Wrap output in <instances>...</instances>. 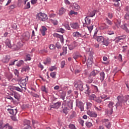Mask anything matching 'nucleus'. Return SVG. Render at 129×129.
Here are the masks:
<instances>
[{"mask_svg": "<svg viewBox=\"0 0 129 129\" xmlns=\"http://www.w3.org/2000/svg\"><path fill=\"white\" fill-rule=\"evenodd\" d=\"M89 100H93L97 103L100 104L102 102V100L100 97H97L95 94H92L89 96Z\"/></svg>", "mask_w": 129, "mask_h": 129, "instance_id": "f257e3e1", "label": "nucleus"}, {"mask_svg": "<svg viewBox=\"0 0 129 129\" xmlns=\"http://www.w3.org/2000/svg\"><path fill=\"white\" fill-rule=\"evenodd\" d=\"M117 99L118 102L115 105L116 109H117V107H118V106H122V103H123V102H126V100H127V99L124 100L123 99V97H121L120 96H118L117 97Z\"/></svg>", "mask_w": 129, "mask_h": 129, "instance_id": "f03ea898", "label": "nucleus"}, {"mask_svg": "<svg viewBox=\"0 0 129 129\" xmlns=\"http://www.w3.org/2000/svg\"><path fill=\"white\" fill-rule=\"evenodd\" d=\"M36 19L44 22L48 20V17H47V15L45 14L39 13L36 15Z\"/></svg>", "mask_w": 129, "mask_h": 129, "instance_id": "7ed1b4c3", "label": "nucleus"}, {"mask_svg": "<svg viewBox=\"0 0 129 129\" xmlns=\"http://www.w3.org/2000/svg\"><path fill=\"white\" fill-rule=\"evenodd\" d=\"M74 86L77 90H80V91H83V90H84V88H83V83L80 80L77 81L75 83Z\"/></svg>", "mask_w": 129, "mask_h": 129, "instance_id": "20e7f679", "label": "nucleus"}, {"mask_svg": "<svg viewBox=\"0 0 129 129\" xmlns=\"http://www.w3.org/2000/svg\"><path fill=\"white\" fill-rule=\"evenodd\" d=\"M92 63H93V52L90 53L87 61L88 67H92Z\"/></svg>", "mask_w": 129, "mask_h": 129, "instance_id": "39448f33", "label": "nucleus"}, {"mask_svg": "<svg viewBox=\"0 0 129 129\" xmlns=\"http://www.w3.org/2000/svg\"><path fill=\"white\" fill-rule=\"evenodd\" d=\"M28 80H29V77L28 76H26V78L23 79L21 78H18L17 79V81L20 82L23 85H26V84H27L26 82L28 81Z\"/></svg>", "mask_w": 129, "mask_h": 129, "instance_id": "423d86ee", "label": "nucleus"}, {"mask_svg": "<svg viewBox=\"0 0 129 129\" xmlns=\"http://www.w3.org/2000/svg\"><path fill=\"white\" fill-rule=\"evenodd\" d=\"M64 101L66 102L67 105L69 108H70V109H72V108H73V100H68Z\"/></svg>", "mask_w": 129, "mask_h": 129, "instance_id": "0eeeda50", "label": "nucleus"}, {"mask_svg": "<svg viewBox=\"0 0 129 129\" xmlns=\"http://www.w3.org/2000/svg\"><path fill=\"white\" fill-rule=\"evenodd\" d=\"M73 36L75 38H84L85 37V35H82V34L80 33H79L78 31H77L76 32L73 33Z\"/></svg>", "mask_w": 129, "mask_h": 129, "instance_id": "6e6552de", "label": "nucleus"}, {"mask_svg": "<svg viewBox=\"0 0 129 129\" xmlns=\"http://www.w3.org/2000/svg\"><path fill=\"white\" fill-rule=\"evenodd\" d=\"M78 44L77 42H76V41H74L71 44H70L69 46V50H73V49L76 48V47H77L78 46Z\"/></svg>", "mask_w": 129, "mask_h": 129, "instance_id": "1a4fd4ad", "label": "nucleus"}, {"mask_svg": "<svg viewBox=\"0 0 129 129\" xmlns=\"http://www.w3.org/2000/svg\"><path fill=\"white\" fill-rule=\"evenodd\" d=\"M104 123H105V125L107 128H110L111 127V123H110L108 119H104Z\"/></svg>", "mask_w": 129, "mask_h": 129, "instance_id": "9d476101", "label": "nucleus"}, {"mask_svg": "<svg viewBox=\"0 0 129 129\" xmlns=\"http://www.w3.org/2000/svg\"><path fill=\"white\" fill-rule=\"evenodd\" d=\"M71 27L75 30H78L79 29V24L77 22L73 23L71 24Z\"/></svg>", "mask_w": 129, "mask_h": 129, "instance_id": "9b49d317", "label": "nucleus"}, {"mask_svg": "<svg viewBox=\"0 0 129 129\" xmlns=\"http://www.w3.org/2000/svg\"><path fill=\"white\" fill-rule=\"evenodd\" d=\"M23 39L25 41H28V40L30 39V33L28 32H27L23 34Z\"/></svg>", "mask_w": 129, "mask_h": 129, "instance_id": "f8f14e48", "label": "nucleus"}, {"mask_svg": "<svg viewBox=\"0 0 129 129\" xmlns=\"http://www.w3.org/2000/svg\"><path fill=\"white\" fill-rule=\"evenodd\" d=\"M7 110L9 111V113L12 115H16L18 112L17 109H15V110L13 109H8Z\"/></svg>", "mask_w": 129, "mask_h": 129, "instance_id": "ddd939ff", "label": "nucleus"}, {"mask_svg": "<svg viewBox=\"0 0 129 129\" xmlns=\"http://www.w3.org/2000/svg\"><path fill=\"white\" fill-rule=\"evenodd\" d=\"M61 106L60 102H57L55 103H54L53 105H51V108H59Z\"/></svg>", "mask_w": 129, "mask_h": 129, "instance_id": "4468645a", "label": "nucleus"}, {"mask_svg": "<svg viewBox=\"0 0 129 129\" xmlns=\"http://www.w3.org/2000/svg\"><path fill=\"white\" fill-rule=\"evenodd\" d=\"M77 106L81 109V111H83L84 110V105L82 102H79L77 104Z\"/></svg>", "mask_w": 129, "mask_h": 129, "instance_id": "2eb2a0df", "label": "nucleus"}, {"mask_svg": "<svg viewBox=\"0 0 129 129\" xmlns=\"http://www.w3.org/2000/svg\"><path fill=\"white\" fill-rule=\"evenodd\" d=\"M11 59V56L10 55H6L4 57H3L2 59V62L3 63H9V61Z\"/></svg>", "mask_w": 129, "mask_h": 129, "instance_id": "dca6fc26", "label": "nucleus"}, {"mask_svg": "<svg viewBox=\"0 0 129 129\" xmlns=\"http://www.w3.org/2000/svg\"><path fill=\"white\" fill-rule=\"evenodd\" d=\"M98 73H99V72H98L96 70H94L93 71H92L90 73L89 76H91V77H94L96 76V75H97V74H98Z\"/></svg>", "mask_w": 129, "mask_h": 129, "instance_id": "f3484780", "label": "nucleus"}, {"mask_svg": "<svg viewBox=\"0 0 129 129\" xmlns=\"http://www.w3.org/2000/svg\"><path fill=\"white\" fill-rule=\"evenodd\" d=\"M61 108L62 109L63 113H65L66 114L68 113V108L64 104H62Z\"/></svg>", "mask_w": 129, "mask_h": 129, "instance_id": "a211bd4d", "label": "nucleus"}, {"mask_svg": "<svg viewBox=\"0 0 129 129\" xmlns=\"http://www.w3.org/2000/svg\"><path fill=\"white\" fill-rule=\"evenodd\" d=\"M53 36L54 37H56V38H59L61 42L63 43L64 42V38L63 37V35H60L59 34L55 33L53 34Z\"/></svg>", "mask_w": 129, "mask_h": 129, "instance_id": "6ab92c4d", "label": "nucleus"}, {"mask_svg": "<svg viewBox=\"0 0 129 129\" xmlns=\"http://www.w3.org/2000/svg\"><path fill=\"white\" fill-rule=\"evenodd\" d=\"M59 93H60V98H62V100H64V99H65V97L66 96V93H65V92L62 90H60Z\"/></svg>", "mask_w": 129, "mask_h": 129, "instance_id": "aec40b11", "label": "nucleus"}, {"mask_svg": "<svg viewBox=\"0 0 129 129\" xmlns=\"http://www.w3.org/2000/svg\"><path fill=\"white\" fill-rule=\"evenodd\" d=\"M109 28V26L105 23H102L101 24V29L102 30H107Z\"/></svg>", "mask_w": 129, "mask_h": 129, "instance_id": "412c9836", "label": "nucleus"}, {"mask_svg": "<svg viewBox=\"0 0 129 129\" xmlns=\"http://www.w3.org/2000/svg\"><path fill=\"white\" fill-rule=\"evenodd\" d=\"M62 51V52L60 53V56H64L67 54V47H63Z\"/></svg>", "mask_w": 129, "mask_h": 129, "instance_id": "4be33fe9", "label": "nucleus"}, {"mask_svg": "<svg viewBox=\"0 0 129 129\" xmlns=\"http://www.w3.org/2000/svg\"><path fill=\"white\" fill-rule=\"evenodd\" d=\"M73 9H74L75 11H79V10L80 9V6L76 3H74L73 5Z\"/></svg>", "mask_w": 129, "mask_h": 129, "instance_id": "5701e85b", "label": "nucleus"}, {"mask_svg": "<svg viewBox=\"0 0 129 129\" xmlns=\"http://www.w3.org/2000/svg\"><path fill=\"white\" fill-rule=\"evenodd\" d=\"M103 39H104V37L103 36H97L96 40L98 42V43H102L103 42Z\"/></svg>", "mask_w": 129, "mask_h": 129, "instance_id": "b1692460", "label": "nucleus"}, {"mask_svg": "<svg viewBox=\"0 0 129 129\" xmlns=\"http://www.w3.org/2000/svg\"><path fill=\"white\" fill-rule=\"evenodd\" d=\"M100 80H101V82L104 80V78L105 77V74H104V72H101L100 73Z\"/></svg>", "mask_w": 129, "mask_h": 129, "instance_id": "393cba45", "label": "nucleus"}, {"mask_svg": "<svg viewBox=\"0 0 129 129\" xmlns=\"http://www.w3.org/2000/svg\"><path fill=\"white\" fill-rule=\"evenodd\" d=\"M109 104H108V107L109 108H110V109H112L113 110V106H115V105H114V102L112 101H109Z\"/></svg>", "mask_w": 129, "mask_h": 129, "instance_id": "a878e982", "label": "nucleus"}, {"mask_svg": "<svg viewBox=\"0 0 129 129\" xmlns=\"http://www.w3.org/2000/svg\"><path fill=\"white\" fill-rule=\"evenodd\" d=\"M90 17L87 16L85 18V21L86 25H90V23L91 22V20L90 19Z\"/></svg>", "mask_w": 129, "mask_h": 129, "instance_id": "bb28decb", "label": "nucleus"}, {"mask_svg": "<svg viewBox=\"0 0 129 129\" xmlns=\"http://www.w3.org/2000/svg\"><path fill=\"white\" fill-rule=\"evenodd\" d=\"M120 27H121V29H122L123 30H125V32H126V33H128V29H127V24H123Z\"/></svg>", "mask_w": 129, "mask_h": 129, "instance_id": "cd10ccee", "label": "nucleus"}, {"mask_svg": "<svg viewBox=\"0 0 129 129\" xmlns=\"http://www.w3.org/2000/svg\"><path fill=\"white\" fill-rule=\"evenodd\" d=\"M105 112L106 114H109L110 115H111V114H112V112H113V111L111 109L110 110H108V109H106Z\"/></svg>", "mask_w": 129, "mask_h": 129, "instance_id": "c85d7f7f", "label": "nucleus"}, {"mask_svg": "<svg viewBox=\"0 0 129 129\" xmlns=\"http://www.w3.org/2000/svg\"><path fill=\"white\" fill-rule=\"evenodd\" d=\"M88 114L91 116L92 117H96L97 116V114L93 112H88Z\"/></svg>", "mask_w": 129, "mask_h": 129, "instance_id": "c756f323", "label": "nucleus"}, {"mask_svg": "<svg viewBox=\"0 0 129 129\" xmlns=\"http://www.w3.org/2000/svg\"><path fill=\"white\" fill-rule=\"evenodd\" d=\"M14 97L17 100V101H19L20 100V99L21 98V95L18 93L15 94L14 95Z\"/></svg>", "mask_w": 129, "mask_h": 129, "instance_id": "7c9ffc66", "label": "nucleus"}, {"mask_svg": "<svg viewBox=\"0 0 129 129\" xmlns=\"http://www.w3.org/2000/svg\"><path fill=\"white\" fill-rule=\"evenodd\" d=\"M100 98L101 99H104V100H107V99H109L110 98V97H108V98L107 97V96L106 95H101L100 96Z\"/></svg>", "mask_w": 129, "mask_h": 129, "instance_id": "2f4dec72", "label": "nucleus"}, {"mask_svg": "<svg viewBox=\"0 0 129 129\" xmlns=\"http://www.w3.org/2000/svg\"><path fill=\"white\" fill-rule=\"evenodd\" d=\"M12 129L13 126H10V124L9 123H7L3 126V129Z\"/></svg>", "mask_w": 129, "mask_h": 129, "instance_id": "473e14b6", "label": "nucleus"}, {"mask_svg": "<svg viewBox=\"0 0 129 129\" xmlns=\"http://www.w3.org/2000/svg\"><path fill=\"white\" fill-rule=\"evenodd\" d=\"M30 70V68H29V66L24 67L22 68L21 72H27V71H29Z\"/></svg>", "mask_w": 129, "mask_h": 129, "instance_id": "72a5a7b5", "label": "nucleus"}, {"mask_svg": "<svg viewBox=\"0 0 129 129\" xmlns=\"http://www.w3.org/2000/svg\"><path fill=\"white\" fill-rule=\"evenodd\" d=\"M79 57H81V55H80V54H79L77 53H75L73 55V58L75 60H76V59H78V58H79Z\"/></svg>", "mask_w": 129, "mask_h": 129, "instance_id": "f704fd0d", "label": "nucleus"}, {"mask_svg": "<svg viewBox=\"0 0 129 129\" xmlns=\"http://www.w3.org/2000/svg\"><path fill=\"white\" fill-rule=\"evenodd\" d=\"M41 91H43V92H45V93H48V90L47 89H46V86H42L41 87Z\"/></svg>", "mask_w": 129, "mask_h": 129, "instance_id": "c9c22d12", "label": "nucleus"}, {"mask_svg": "<svg viewBox=\"0 0 129 129\" xmlns=\"http://www.w3.org/2000/svg\"><path fill=\"white\" fill-rule=\"evenodd\" d=\"M96 14V11L94 10L90 13L89 17H90L91 18H93V17H94V16H95Z\"/></svg>", "mask_w": 129, "mask_h": 129, "instance_id": "e433bc0d", "label": "nucleus"}, {"mask_svg": "<svg viewBox=\"0 0 129 129\" xmlns=\"http://www.w3.org/2000/svg\"><path fill=\"white\" fill-rule=\"evenodd\" d=\"M65 12H66V10H65V9L63 8H60V9L59 10V15H63V14L65 13Z\"/></svg>", "mask_w": 129, "mask_h": 129, "instance_id": "4c0bfd02", "label": "nucleus"}, {"mask_svg": "<svg viewBox=\"0 0 129 129\" xmlns=\"http://www.w3.org/2000/svg\"><path fill=\"white\" fill-rule=\"evenodd\" d=\"M102 44H103V45H105V46H108V44H109V43H108V41L107 40H105L104 38L103 41H102Z\"/></svg>", "mask_w": 129, "mask_h": 129, "instance_id": "58836bf2", "label": "nucleus"}, {"mask_svg": "<svg viewBox=\"0 0 129 129\" xmlns=\"http://www.w3.org/2000/svg\"><path fill=\"white\" fill-rule=\"evenodd\" d=\"M105 21H106V23H107V24H108V25H109L110 26H111V25H112V22H111V21L109 20V19H108V18H106Z\"/></svg>", "mask_w": 129, "mask_h": 129, "instance_id": "ea45409f", "label": "nucleus"}, {"mask_svg": "<svg viewBox=\"0 0 129 129\" xmlns=\"http://www.w3.org/2000/svg\"><path fill=\"white\" fill-rule=\"evenodd\" d=\"M87 28H88L89 32L90 34V33H91V31H92V30H93V25H91V26H87Z\"/></svg>", "mask_w": 129, "mask_h": 129, "instance_id": "a19ab883", "label": "nucleus"}, {"mask_svg": "<svg viewBox=\"0 0 129 129\" xmlns=\"http://www.w3.org/2000/svg\"><path fill=\"white\" fill-rule=\"evenodd\" d=\"M88 79L89 80H88V83H92V82L93 81V77L89 76Z\"/></svg>", "mask_w": 129, "mask_h": 129, "instance_id": "79ce46f5", "label": "nucleus"}, {"mask_svg": "<svg viewBox=\"0 0 129 129\" xmlns=\"http://www.w3.org/2000/svg\"><path fill=\"white\" fill-rule=\"evenodd\" d=\"M22 64H24V61L23 60H21L17 64H16V66L18 67H21Z\"/></svg>", "mask_w": 129, "mask_h": 129, "instance_id": "37998d69", "label": "nucleus"}, {"mask_svg": "<svg viewBox=\"0 0 129 129\" xmlns=\"http://www.w3.org/2000/svg\"><path fill=\"white\" fill-rule=\"evenodd\" d=\"M57 32H58L59 33H62V34L63 33H65V30H64L63 28H58L57 30Z\"/></svg>", "mask_w": 129, "mask_h": 129, "instance_id": "c03bdc74", "label": "nucleus"}, {"mask_svg": "<svg viewBox=\"0 0 129 129\" xmlns=\"http://www.w3.org/2000/svg\"><path fill=\"white\" fill-rule=\"evenodd\" d=\"M86 125L88 127H91V126H92V123H91V122L87 121L86 123Z\"/></svg>", "mask_w": 129, "mask_h": 129, "instance_id": "a18cd8bd", "label": "nucleus"}, {"mask_svg": "<svg viewBox=\"0 0 129 129\" xmlns=\"http://www.w3.org/2000/svg\"><path fill=\"white\" fill-rule=\"evenodd\" d=\"M55 47L58 49H61L62 48V46H61V44L59 42L56 43Z\"/></svg>", "mask_w": 129, "mask_h": 129, "instance_id": "49530a36", "label": "nucleus"}, {"mask_svg": "<svg viewBox=\"0 0 129 129\" xmlns=\"http://www.w3.org/2000/svg\"><path fill=\"white\" fill-rule=\"evenodd\" d=\"M94 108H95V109L96 110H98L99 111H101V109L102 108V107H101V106L100 105L99 106L97 107L96 106H94Z\"/></svg>", "mask_w": 129, "mask_h": 129, "instance_id": "de8ad7c7", "label": "nucleus"}, {"mask_svg": "<svg viewBox=\"0 0 129 129\" xmlns=\"http://www.w3.org/2000/svg\"><path fill=\"white\" fill-rule=\"evenodd\" d=\"M25 123L27 126H31V121L29 120H25Z\"/></svg>", "mask_w": 129, "mask_h": 129, "instance_id": "09e8293b", "label": "nucleus"}, {"mask_svg": "<svg viewBox=\"0 0 129 129\" xmlns=\"http://www.w3.org/2000/svg\"><path fill=\"white\" fill-rule=\"evenodd\" d=\"M76 116V113L73 111L72 114L70 115V118H73Z\"/></svg>", "mask_w": 129, "mask_h": 129, "instance_id": "8fccbe9b", "label": "nucleus"}, {"mask_svg": "<svg viewBox=\"0 0 129 129\" xmlns=\"http://www.w3.org/2000/svg\"><path fill=\"white\" fill-rule=\"evenodd\" d=\"M92 104L91 103L88 102L87 103V109H89L90 107H91Z\"/></svg>", "mask_w": 129, "mask_h": 129, "instance_id": "3c124183", "label": "nucleus"}, {"mask_svg": "<svg viewBox=\"0 0 129 129\" xmlns=\"http://www.w3.org/2000/svg\"><path fill=\"white\" fill-rule=\"evenodd\" d=\"M31 8V6L30 5V2H28L26 6L25 7V9L27 10L28 9H30Z\"/></svg>", "mask_w": 129, "mask_h": 129, "instance_id": "603ef678", "label": "nucleus"}, {"mask_svg": "<svg viewBox=\"0 0 129 129\" xmlns=\"http://www.w3.org/2000/svg\"><path fill=\"white\" fill-rule=\"evenodd\" d=\"M64 27L66 28V29H67V30H71V28H70V26H69V24H65L64 25Z\"/></svg>", "mask_w": 129, "mask_h": 129, "instance_id": "864d4df0", "label": "nucleus"}, {"mask_svg": "<svg viewBox=\"0 0 129 129\" xmlns=\"http://www.w3.org/2000/svg\"><path fill=\"white\" fill-rule=\"evenodd\" d=\"M70 15H78V13L77 12H74V11L71 10L70 12Z\"/></svg>", "mask_w": 129, "mask_h": 129, "instance_id": "5fc2aeb1", "label": "nucleus"}, {"mask_svg": "<svg viewBox=\"0 0 129 129\" xmlns=\"http://www.w3.org/2000/svg\"><path fill=\"white\" fill-rule=\"evenodd\" d=\"M15 89L17 91H19V92H22L23 91L22 89L20 88L19 87H15Z\"/></svg>", "mask_w": 129, "mask_h": 129, "instance_id": "6e6d98bb", "label": "nucleus"}, {"mask_svg": "<svg viewBox=\"0 0 129 129\" xmlns=\"http://www.w3.org/2000/svg\"><path fill=\"white\" fill-rule=\"evenodd\" d=\"M69 127L70 128V129H76L75 125H74V124H70L69 125Z\"/></svg>", "mask_w": 129, "mask_h": 129, "instance_id": "4d7b16f0", "label": "nucleus"}, {"mask_svg": "<svg viewBox=\"0 0 129 129\" xmlns=\"http://www.w3.org/2000/svg\"><path fill=\"white\" fill-rule=\"evenodd\" d=\"M56 73L55 72H52L50 73V76L52 77V78H55V76H56Z\"/></svg>", "mask_w": 129, "mask_h": 129, "instance_id": "13d9d810", "label": "nucleus"}, {"mask_svg": "<svg viewBox=\"0 0 129 129\" xmlns=\"http://www.w3.org/2000/svg\"><path fill=\"white\" fill-rule=\"evenodd\" d=\"M4 122L3 120H0V129H4Z\"/></svg>", "mask_w": 129, "mask_h": 129, "instance_id": "bf43d9fd", "label": "nucleus"}, {"mask_svg": "<svg viewBox=\"0 0 129 129\" xmlns=\"http://www.w3.org/2000/svg\"><path fill=\"white\" fill-rule=\"evenodd\" d=\"M114 6H115V7H116V8L118 7V6H119V3L117 2V1H115L114 3Z\"/></svg>", "mask_w": 129, "mask_h": 129, "instance_id": "052dcab7", "label": "nucleus"}, {"mask_svg": "<svg viewBox=\"0 0 129 129\" xmlns=\"http://www.w3.org/2000/svg\"><path fill=\"white\" fill-rule=\"evenodd\" d=\"M54 48H55V45H54V44H50L49 45V49L50 50H53Z\"/></svg>", "mask_w": 129, "mask_h": 129, "instance_id": "680f3d73", "label": "nucleus"}, {"mask_svg": "<svg viewBox=\"0 0 129 129\" xmlns=\"http://www.w3.org/2000/svg\"><path fill=\"white\" fill-rule=\"evenodd\" d=\"M65 61L63 60L61 63V68H64V66H65Z\"/></svg>", "mask_w": 129, "mask_h": 129, "instance_id": "e2e57ef3", "label": "nucleus"}, {"mask_svg": "<svg viewBox=\"0 0 129 129\" xmlns=\"http://www.w3.org/2000/svg\"><path fill=\"white\" fill-rule=\"evenodd\" d=\"M108 35H114V32L113 31H108L107 32Z\"/></svg>", "mask_w": 129, "mask_h": 129, "instance_id": "0e129e2a", "label": "nucleus"}, {"mask_svg": "<svg viewBox=\"0 0 129 129\" xmlns=\"http://www.w3.org/2000/svg\"><path fill=\"white\" fill-rule=\"evenodd\" d=\"M56 67L53 66L49 68V71H53V70H55L56 69Z\"/></svg>", "mask_w": 129, "mask_h": 129, "instance_id": "69168bd1", "label": "nucleus"}, {"mask_svg": "<svg viewBox=\"0 0 129 129\" xmlns=\"http://www.w3.org/2000/svg\"><path fill=\"white\" fill-rule=\"evenodd\" d=\"M26 60L30 61L31 60V55L30 54H28L26 56Z\"/></svg>", "mask_w": 129, "mask_h": 129, "instance_id": "338daca9", "label": "nucleus"}, {"mask_svg": "<svg viewBox=\"0 0 129 129\" xmlns=\"http://www.w3.org/2000/svg\"><path fill=\"white\" fill-rule=\"evenodd\" d=\"M124 18L125 20H128L129 19V13H126L124 16Z\"/></svg>", "mask_w": 129, "mask_h": 129, "instance_id": "774afa93", "label": "nucleus"}]
</instances>
